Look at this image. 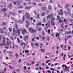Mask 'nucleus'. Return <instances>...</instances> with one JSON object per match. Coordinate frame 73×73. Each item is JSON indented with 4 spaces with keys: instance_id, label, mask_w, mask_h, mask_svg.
<instances>
[{
    "instance_id": "nucleus-52",
    "label": "nucleus",
    "mask_w": 73,
    "mask_h": 73,
    "mask_svg": "<svg viewBox=\"0 0 73 73\" xmlns=\"http://www.w3.org/2000/svg\"><path fill=\"white\" fill-rule=\"evenodd\" d=\"M43 22H44L45 21V18H43Z\"/></svg>"
},
{
    "instance_id": "nucleus-16",
    "label": "nucleus",
    "mask_w": 73,
    "mask_h": 73,
    "mask_svg": "<svg viewBox=\"0 0 73 73\" xmlns=\"http://www.w3.org/2000/svg\"><path fill=\"white\" fill-rule=\"evenodd\" d=\"M13 33H17V31L16 30H15V29L13 28Z\"/></svg>"
},
{
    "instance_id": "nucleus-11",
    "label": "nucleus",
    "mask_w": 73,
    "mask_h": 73,
    "mask_svg": "<svg viewBox=\"0 0 73 73\" xmlns=\"http://www.w3.org/2000/svg\"><path fill=\"white\" fill-rule=\"evenodd\" d=\"M26 29H23V31H22V34H25L26 33Z\"/></svg>"
},
{
    "instance_id": "nucleus-63",
    "label": "nucleus",
    "mask_w": 73,
    "mask_h": 73,
    "mask_svg": "<svg viewBox=\"0 0 73 73\" xmlns=\"http://www.w3.org/2000/svg\"><path fill=\"white\" fill-rule=\"evenodd\" d=\"M23 5L25 6L27 5V3H24L23 4Z\"/></svg>"
},
{
    "instance_id": "nucleus-21",
    "label": "nucleus",
    "mask_w": 73,
    "mask_h": 73,
    "mask_svg": "<svg viewBox=\"0 0 73 73\" xmlns=\"http://www.w3.org/2000/svg\"><path fill=\"white\" fill-rule=\"evenodd\" d=\"M59 36H60V34H59V33H56V34L55 35L56 37H57V36L59 37Z\"/></svg>"
},
{
    "instance_id": "nucleus-22",
    "label": "nucleus",
    "mask_w": 73,
    "mask_h": 73,
    "mask_svg": "<svg viewBox=\"0 0 73 73\" xmlns=\"http://www.w3.org/2000/svg\"><path fill=\"white\" fill-rule=\"evenodd\" d=\"M38 6H39L40 7H41L42 5V3H38Z\"/></svg>"
},
{
    "instance_id": "nucleus-57",
    "label": "nucleus",
    "mask_w": 73,
    "mask_h": 73,
    "mask_svg": "<svg viewBox=\"0 0 73 73\" xmlns=\"http://www.w3.org/2000/svg\"><path fill=\"white\" fill-rule=\"evenodd\" d=\"M36 28H38V24H36Z\"/></svg>"
},
{
    "instance_id": "nucleus-62",
    "label": "nucleus",
    "mask_w": 73,
    "mask_h": 73,
    "mask_svg": "<svg viewBox=\"0 0 73 73\" xmlns=\"http://www.w3.org/2000/svg\"><path fill=\"white\" fill-rule=\"evenodd\" d=\"M70 16L71 17H73V14H71V15H70Z\"/></svg>"
},
{
    "instance_id": "nucleus-5",
    "label": "nucleus",
    "mask_w": 73,
    "mask_h": 73,
    "mask_svg": "<svg viewBox=\"0 0 73 73\" xmlns=\"http://www.w3.org/2000/svg\"><path fill=\"white\" fill-rule=\"evenodd\" d=\"M25 16L27 19H29V18L30 17V15H29V13L28 12L26 13Z\"/></svg>"
},
{
    "instance_id": "nucleus-10",
    "label": "nucleus",
    "mask_w": 73,
    "mask_h": 73,
    "mask_svg": "<svg viewBox=\"0 0 73 73\" xmlns=\"http://www.w3.org/2000/svg\"><path fill=\"white\" fill-rule=\"evenodd\" d=\"M58 14L59 15H63V12H62V9H60V11L58 13Z\"/></svg>"
},
{
    "instance_id": "nucleus-44",
    "label": "nucleus",
    "mask_w": 73,
    "mask_h": 73,
    "mask_svg": "<svg viewBox=\"0 0 73 73\" xmlns=\"http://www.w3.org/2000/svg\"><path fill=\"white\" fill-rule=\"evenodd\" d=\"M28 38V36H26L25 37H24V39H26V38Z\"/></svg>"
},
{
    "instance_id": "nucleus-25",
    "label": "nucleus",
    "mask_w": 73,
    "mask_h": 73,
    "mask_svg": "<svg viewBox=\"0 0 73 73\" xmlns=\"http://www.w3.org/2000/svg\"><path fill=\"white\" fill-rule=\"evenodd\" d=\"M12 5V4L10 3L8 6V8H9L11 7V6Z\"/></svg>"
},
{
    "instance_id": "nucleus-50",
    "label": "nucleus",
    "mask_w": 73,
    "mask_h": 73,
    "mask_svg": "<svg viewBox=\"0 0 73 73\" xmlns=\"http://www.w3.org/2000/svg\"><path fill=\"white\" fill-rule=\"evenodd\" d=\"M49 3H53V1L52 0H50L49 1Z\"/></svg>"
},
{
    "instance_id": "nucleus-61",
    "label": "nucleus",
    "mask_w": 73,
    "mask_h": 73,
    "mask_svg": "<svg viewBox=\"0 0 73 73\" xmlns=\"http://www.w3.org/2000/svg\"><path fill=\"white\" fill-rule=\"evenodd\" d=\"M47 72H48L49 73H51V71H50V70H47Z\"/></svg>"
},
{
    "instance_id": "nucleus-28",
    "label": "nucleus",
    "mask_w": 73,
    "mask_h": 73,
    "mask_svg": "<svg viewBox=\"0 0 73 73\" xmlns=\"http://www.w3.org/2000/svg\"><path fill=\"white\" fill-rule=\"evenodd\" d=\"M6 9L5 8L3 9V11L4 13H5V12H6Z\"/></svg>"
},
{
    "instance_id": "nucleus-40",
    "label": "nucleus",
    "mask_w": 73,
    "mask_h": 73,
    "mask_svg": "<svg viewBox=\"0 0 73 73\" xmlns=\"http://www.w3.org/2000/svg\"><path fill=\"white\" fill-rule=\"evenodd\" d=\"M25 53H29V51L27 50H25Z\"/></svg>"
},
{
    "instance_id": "nucleus-51",
    "label": "nucleus",
    "mask_w": 73,
    "mask_h": 73,
    "mask_svg": "<svg viewBox=\"0 0 73 73\" xmlns=\"http://www.w3.org/2000/svg\"><path fill=\"white\" fill-rule=\"evenodd\" d=\"M39 69H40V70H44V69L42 68L41 67H39Z\"/></svg>"
},
{
    "instance_id": "nucleus-56",
    "label": "nucleus",
    "mask_w": 73,
    "mask_h": 73,
    "mask_svg": "<svg viewBox=\"0 0 73 73\" xmlns=\"http://www.w3.org/2000/svg\"><path fill=\"white\" fill-rule=\"evenodd\" d=\"M10 15H14V14H13V13L12 12H11L10 13H9Z\"/></svg>"
},
{
    "instance_id": "nucleus-14",
    "label": "nucleus",
    "mask_w": 73,
    "mask_h": 73,
    "mask_svg": "<svg viewBox=\"0 0 73 73\" xmlns=\"http://www.w3.org/2000/svg\"><path fill=\"white\" fill-rule=\"evenodd\" d=\"M46 15V13H45L43 12L41 14V16L42 17H43V16H45Z\"/></svg>"
},
{
    "instance_id": "nucleus-36",
    "label": "nucleus",
    "mask_w": 73,
    "mask_h": 73,
    "mask_svg": "<svg viewBox=\"0 0 73 73\" xmlns=\"http://www.w3.org/2000/svg\"><path fill=\"white\" fill-rule=\"evenodd\" d=\"M2 25H6V23L5 22H3L2 23Z\"/></svg>"
},
{
    "instance_id": "nucleus-59",
    "label": "nucleus",
    "mask_w": 73,
    "mask_h": 73,
    "mask_svg": "<svg viewBox=\"0 0 73 73\" xmlns=\"http://www.w3.org/2000/svg\"><path fill=\"white\" fill-rule=\"evenodd\" d=\"M47 41H49V37H47Z\"/></svg>"
},
{
    "instance_id": "nucleus-46",
    "label": "nucleus",
    "mask_w": 73,
    "mask_h": 73,
    "mask_svg": "<svg viewBox=\"0 0 73 73\" xmlns=\"http://www.w3.org/2000/svg\"><path fill=\"white\" fill-rule=\"evenodd\" d=\"M15 56L16 57H19L18 54L17 53H15Z\"/></svg>"
},
{
    "instance_id": "nucleus-53",
    "label": "nucleus",
    "mask_w": 73,
    "mask_h": 73,
    "mask_svg": "<svg viewBox=\"0 0 73 73\" xmlns=\"http://www.w3.org/2000/svg\"><path fill=\"white\" fill-rule=\"evenodd\" d=\"M68 57L69 58H70V57H72V56H71V55H68Z\"/></svg>"
},
{
    "instance_id": "nucleus-29",
    "label": "nucleus",
    "mask_w": 73,
    "mask_h": 73,
    "mask_svg": "<svg viewBox=\"0 0 73 73\" xmlns=\"http://www.w3.org/2000/svg\"><path fill=\"white\" fill-rule=\"evenodd\" d=\"M50 70H53V71H54L55 70V69L54 68H51L50 69Z\"/></svg>"
},
{
    "instance_id": "nucleus-23",
    "label": "nucleus",
    "mask_w": 73,
    "mask_h": 73,
    "mask_svg": "<svg viewBox=\"0 0 73 73\" xmlns=\"http://www.w3.org/2000/svg\"><path fill=\"white\" fill-rule=\"evenodd\" d=\"M7 70V68H5L2 71V73H4L6 72V70Z\"/></svg>"
},
{
    "instance_id": "nucleus-49",
    "label": "nucleus",
    "mask_w": 73,
    "mask_h": 73,
    "mask_svg": "<svg viewBox=\"0 0 73 73\" xmlns=\"http://www.w3.org/2000/svg\"><path fill=\"white\" fill-rule=\"evenodd\" d=\"M25 26L26 27V28H27V29H29V27H28V25H25Z\"/></svg>"
},
{
    "instance_id": "nucleus-24",
    "label": "nucleus",
    "mask_w": 73,
    "mask_h": 73,
    "mask_svg": "<svg viewBox=\"0 0 73 73\" xmlns=\"http://www.w3.org/2000/svg\"><path fill=\"white\" fill-rule=\"evenodd\" d=\"M69 6V5L68 4H67L64 7L66 9L68 7V6Z\"/></svg>"
},
{
    "instance_id": "nucleus-1",
    "label": "nucleus",
    "mask_w": 73,
    "mask_h": 73,
    "mask_svg": "<svg viewBox=\"0 0 73 73\" xmlns=\"http://www.w3.org/2000/svg\"><path fill=\"white\" fill-rule=\"evenodd\" d=\"M7 44H6L5 46V49H9V47H10V48H12V44H11V41L9 40V41H7Z\"/></svg>"
},
{
    "instance_id": "nucleus-12",
    "label": "nucleus",
    "mask_w": 73,
    "mask_h": 73,
    "mask_svg": "<svg viewBox=\"0 0 73 73\" xmlns=\"http://www.w3.org/2000/svg\"><path fill=\"white\" fill-rule=\"evenodd\" d=\"M17 32L18 35H19L20 34V29H18Z\"/></svg>"
},
{
    "instance_id": "nucleus-32",
    "label": "nucleus",
    "mask_w": 73,
    "mask_h": 73,
    "mask_svg": "<svg viewBox=\"0 0 73 73\" xmlns=\"http://www.w3.org/2000/svg\"><path fill=\"white\" fill-rule=\"evenodd\" d=\"M52 19H51V21H54V19H55L54 17H53V16H52Z\"/></svg>"
},
{
    "instance_id": "nucleus-42",
    "label": "nucleus",
    "mask_w": 73,
    "mask_h": 73,
    "mask_svg": "<svg viewBox=\"0 0 73 73\" xmlns=\"http://www.w3.org/2000/svg\"><path fill=\"white\" fill-rule=\"evenodd\" d=\"M65 28H66L65 29H64V31H66V29H67V25H66L65 26Z\"/></svg>"
},
{
    "instance_id": "nucleus-35",
    "label": "nucleus",
    "mask_w": 73,
    "mask_h": 73,
    "mask_svg": "<svg viewBox=\"0 0 73 73\" xmlns=\"http://www.w3.org/2000/svg\"><path fill=\"white\" fill-rule=\"evenodd\" d=\"M26 23L28 25H30V23L28 22V21H26Z\"/></svg>"
},
{
    "instance_id": "nucleus-54",
    "label": "nucleus",
    "mask_w": 73,
    "mask_h": 73,
    "mask_svg": "<svg viewBox=\"0 0 73 73\" xmlns=\"http://www.w3.org/2000/svg\"><path fill=\"white\" fill-rule=\"evenodd\" d=\"M31 46L33 47V43H31Z\"/></svg>"
},
{
    "instance_id": "nucleus-34",
    "label": "nucleus",
    "mask_w": 73,
    "mask_h": 73,
    "mask_svg": "<svg viewBox=\"0 0 73 73\" xmlns=\"http://www.w3.org/2000/svg\"><path fill=\"white\" fill-rule=\"evenodd\" d=\"M25 42H22L21 43V45H22L23 46V45H25Z\"/></svg>"
},
{
    "instance_id": "nucleus-60",
    "label": "nucleus",
    "mask_w": 73,
    "mask_h": 73,
    "mask_svg": "<svg viewBox=\"0 0 73 73\" xmlns=\"http://www.w3.org/2000/svg\"><path fill=\"white\" fill-rule=\"evenodd\" d=\"M10 54H12V53H13V52L12 51H10L9 52Z\"/></svg>"
},
{
    "instance_id": "nucleus-4",
    "label": "nucleus",
    "mask_w": 73,
    "mask_h": 73,
    "mask_svg": "<svg viewBox=\"0 0 73 73\" xmlns=\"http://www.w3.org/2000/svg\"><path fill=\"white\" fill-rule=\"evenodd\" d=\"M25 19V18H24V16H23V17L22 21L21 20H20L19 21H18L19 23L20 24H21L23 23V22L24 21V20Z\"/></svg>"
},
{
    "instance_id": "nucleus-48",
    "label": "nucleus",
    "mask_w": 73,
    "mask_h": 73,
    "mask_svg": "<svg viewBox=\"0 0 73 73\" xmlns=\"http://www.w3.org/2000/svg\"><path fill=\"white\" fill-rule=\"evenodd\" d=\"M3 42H5V37H3Z\"/></svg>"
},
{
    "instance_id": "nucleus-9",
    "label": "nucleus",
    "mask_w": 73,
    "mask_h": 73,
    "mask_svg": "<svg viewBox=\"0 0 73 73\" xmlns=\"http://www.w3.org/2000/svg\"><path fill=\"white\" fill-rule=\"evenodd\" d=\"M29 31H30V33H34V30L32 28H30L29 29Z\"/></svg>"
},
{
    "instance_id": "nucleus-47",
    "label": "nucleus",
    "mask_w": 73,
    "mask_h": 73,
    "mask_svg": "<svg viewBox=\"0 0 73 73\" xmlns=\"http://www.w3.org/2000/svg\"><path fill=\"white\" fill-rule=\"evenodd\" d=\"M61 28H64V25H63V24H61Z\"/></svg>"
},
{
    "instance_id": "nucleus-30",
    "label": "nucleus",
    "mask_w": 73,
    "mask_h": 73,
    "mask_svg": "<svg viewBox=\"0 0 73 73\" xmlns=\"http://www.w3.org/2000/svg\"><path fill=\"white\" fill-rule=\"evenodd\" d=\"M66 57V55H64V57L63 58V59L64 60H65V57Z\"/></svg>"
},
{
    "instance_id": "nucleus-20",
    "label": "nucleus",
    "mask_w": 73,
    "mask_h": 73,
    "mask_svg": "<svg viewBox=\"0 0 73 73\" xmlns=\"http://www.w3.org/2000/svg\"><path fill=\"white\" fill-rule=\"evenodd\" d=\"M51 25H52V26H54V25H55V23L53 21H52L51 22Z\"/></svg>"
},
{
    "instance_id": "nucleus-43",
    "label": "nucleus",
    "mask_w": 73,
    "mask_h": 73,
    "mask_svg": "<svg viewBox=\"0 0 73 73\" xmlns=\"http://www.w3.org/2000/svg\"><path fill=\"white\" fill-rule=\"evenodd\" d=\"M58 6L59 7V8H61V6H60V5L59 4H58Z\"/></svg>"
},
{
    "instance_id": "nucleus-27",
    "label": "nucleus",
    "mask_w": 73,
    "mask_h": 73,
    "mask_svg": "<svg viewBox=\"0 0 73 73\" xmlns=\"http://www.w3.org/2000/svg\"><path fill=\"white\" fill-rule=\"evenodd\" d=\"M50 60H47L46 61V62L47 63V64H48V62H50Z\"/></svg>"
},
{
    "instance_id": "nucleus-41",
    "label": "nucleus",
    "mask_w": 73,
    "mask_h": 73,
    "mask_svg": "<svg viewBox=\"0 0 73 73\" xmlns=\"http://www.w3.org/2000/svg\"><path fill=\"white\" fill-rule=\"evenodd\" d=\"M15 27L16 28V29H17V30L18 29H18V26L17 25H15Z\"/></svg>"
},
{
    "instance_id": "nucleus-13",
    "label": "nucleus",
    "mask_w": 73,
    "mask_h": 73,
    "mask_svg": "<svg viewBox=\"0 0 73 73\" xmlns=\"http://www.w3.org/2000/svg\"><path fill=\"white\" fill-rule=\"evenodd\" d=\"M46 10V7H44L42 8V11H45Z\"/></svg>"
},
{
    "instance_id": "nucleus-15",
    "label": "nucleus",
    "mask_w": 73,
    "mask_h": 73,
    "mask_svg": "<svg viewBox=\"0 0 73 73\" xmlns=\"http://www.w3.org/2000/svg\"><path fill=\"white\" fill-rule=\"evenodd\" d=\"M40 50L41 52H45V49H40Z\"/></svg>"
},
{
    "instance_id": "nucleus-37",
    "label": "nucleus",
    "mask_w": 73,
    "mask_h": 73,
    "mask_svg": "<svg viewBox=\"0 0 73 73\" xmlns=\"http://www.w3.org/2000/svg\"><path fill=\"white\" fill-rule=\"evenodd\" d=\"M13 4L14 5H15V4H16V3H17V2L16 1H14L13 2Z\"/></svg>"
},
{
    "instance_id": "nucleus-58",
    "label": "nucleus",
    "mask_w": 73,
    "mask_h": 73,
    "mask_svg": "<svg viewBox=\"0 0 73 73\" xmlns=\"http://www.w3.org/2000/svg\"><path fill=\"white\" fill-rule=\"evenodd\" d=\"M27 66H29V65H31V64L28 63H27Z\"/></svg>"
},
{
    "instance_id": "nucleus-3",
    "label": "nucleus",
    "mask_w": 73,
    "mask_h": 73,
    "mask_svg": "<svg viewBox=\"0 0 73 73\" xmlns=\"http://www.w3.org/2000/svg\"><path fill=\"white\" fill-rule=\"evenodd\" d=\"M52 16H53V14L50 13V14H49L46 17V19L47 20H50L51 18L52 17Z\"/></svg>"
},
{
    "instance_id": "nucleus-19",
    "label": "nucleus",
    "mask_w": 73,
    "mask_h": 73,
    "mask_svg": "<svg viewBox=\"0 0 73 73\" xmlns=\"http://www.w3.org/2000/svg\"><path fill=\"white\" fill-rule=\"evenodd\" d=\"M64 22H65V24H67V23H68V21L66 19H64L63 21Z\"/></svg>"
},
{
    "instance_id": "nucleus-7",
    "label": "nucleus",
    "mask_w": 73,
    "mask_h": 73,
    "mask_svg": "<svg viewBox=\"0 0 73 73\" xmlns=\"http://www.w3.org/2000/svg\"><path fill=\"white\" fill-rule=\"evenodd\" d=\"M3 43H1L0 44V46H3V45H5V46H6V44L5 43V42H4L3 41Z\"/></svg>"
},
{
    "instance_id": "nucleus-39",
    "label": "nucleus",
    "mask_w": 73,
    "mask_h": 73,
    "mask_svg": "<svg viewBox=\"0 0 73 73\" xmlns=\"http://www.w3.org/2000/svg\"><path fill=\"white\" fill-rule=\"evenodd\" d=\"M17 40H18V43H20V40L19 38H17Z\"/></svg>"
},
{
    "instance_id": "nucleus-55",
    "label": "nucleus",
    "mask_w": 73,
    "mask_h": 73,
    "mask_svg": "<svg viewBox=\"0 0 73 73\" xmlns=\"http://www.w3.org/2000/svg\"><path fill=\"white\" fill-rule=\"evenodd\" d=\"M42 39L43 40H45V37L43 36L42 37Z\"/></svg>"
},
{
    "instance_id": "nucleus-2",
    "label": "nucleus",
    "mask_w": 73,
    "mask_h": 73,
    "mask_svg": "<svg viewBox=\"0 0 73 73\" xmlns=\"http://www.w3.org/2000/svg\"><path fill=\"white\" fill-rule=\"evenodd\" d=\"M62 66L63 67V71L64 72H65L66 71H68L69 72V69H68V66H66V65L65 64H63Z\"/></svg>"
},
{
    "instance_id": "nucleus-33",
    "label": "nucleus",
    "mask_w": 73,
    "mask_h": 73,
    "mask_svg": "<svg viewBox=\"0 0 73 73\" xmlns=\"http://www.w3.org/2000/svg\"><path fill=\"white\" fill-rule=\"evenodd\" d=\"M9 31L10 32H12V28L11 27H9Z\"/></svg>"
},
{
    "instance_id": "nucleus-45",
    "label": "nucleus",
    "mask_w": 73,
    "mask_h": 73,
    "mask_svg": "<svg viewBox=\"0 0 73 73\" xmlns=\"http://www.w3.org/2000/svg\"><path fill=\"white\" fill-rule=\"evenodd\" d=\"M42 45H43V44H42V43L40 44V48H42Z\"/></svg>"
},
{
    "instance_id": "nucleus-8",
    "label": "nucleus",
    "mask_w": 73,
    "mask_h": 73,
    "mask_svg": "<svg viewBox=\"0 0 73 73\" xmlns=\"http://www.w3.org/2000/svg\"><path fill=\"white\" fill-rule=\"evenodd\" d=\"M48 8L50 11L52 10V6L51 5H49L48 6Z\"/></svg>"
},
{
    "instance_id": "nucleus-17",
    "label": "nucleus",
    "mask_w": 73,
    "mask_h": 73,
    "mask_svg": "<svg viewBox=\"0 0 73 73\" xmlns=\"http://www.w3.org/2000/svg\"><path fill=\"white\" fill-rule=\"evenodd\" d=\"M40 17V14H37V15L35 17V18L36 19H39V17Z\"/></svg>"
},
{
    "instance_id": "nucleus-6",
    "label": "nucleus",
    "mask_w": 73,
    "mask_h": 73,
    "mask_svg": "<svg viewBox=\"0 0 73 73\" xmlns=\"http://www.w3.org/2000/svg\"><path fill=\"white\" fill-rule=\"evenodd\" d=\"M46 28L45 27V30L46 31V32H47V29L48 28V27L49 28H50L49 26V24H48V23H47L46 24Z\"/></svg>"
},
{
    "instance_id": "nucleus-64",
    "label": "nucleus",
    "mask_w": 73,
    "mask_h": 73,
    "mask_svg": "<svg viewBox=\"0 0 73 73\" xmlns=\"http://www.w3.org/2000/svg\"><path fill=\"white\" fill-rule=\"evenodd\" d=\"M41 27H39L38 29V31H41Z\"/></svg>"
},
{
    "instance_id": "nucleus-38",
    "label": "nucleus",
    "mask_w": 73,
    "mask_h": 73,
    "mask_svg": "<svg viewBox=\"0 0 73 73\" xmlns=\"http://www.w3.org/2000/svg\"><path fill=\"white\" fill-rule=\"evenodd\" d=\"M35 44L36 46H38V45H39V44L36 43H35Z\"/></svg>"
},
{
    "instance_id": "nucleus-18",
    "label": "nucleus",
    "mask_w": 73,
    "mask_h": 73,
    "mask_svg": "<svg viewBox=\"0 0 73 73\" xmlns=\"http://www.w3.org/2000/svg\"><path fill=\"white\" fill-rule=\"evenodd\" d=\"M32 8L31 6H28V7H26V9H30L31 8Z\"/></svg>"
},
{
    "instance_id": "nucleus-31",
    "label": "nucleus",
    "mask_w": 73,
    "mask_h": 73,
    "mask_svg": "<svg viewBox=\"0 0 73 73\" xmlns=\"http://www.w3.org/2000/svg\"><path fill=\"white\" fill-rule=\"evenodd\" d=\"M57 19L58 20L60 19V16H59L57 15Z\"/></svg>"
},
{
    "instance_id": "nucleus-26",
    "label": "nucleus",
    "mask_w": 73,
    "mask_h": 73,
    "mask_svg": "<svg viewBox=\"0 0 73 73\" xmlns=\"http://www.w3.org/2000/svg\"><path fill=\"white\" fill-rule=\"evenodd\" d=\"M18 12L19 13H22V11L20 10H19Z\"/></svg>"
}]
</instances>
